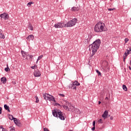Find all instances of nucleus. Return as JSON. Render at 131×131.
<instances>
[{
    "instance_id": "obj_29",
    "label": "nucleus",
    "mask_w": 131,
    "mask_h": 131,
    "mask_svg": "<svg viewBox=\"0 0 131 131\" xmlns=\"http://www.w3.org/2000/svg\"><path fill=\"white\" fill-rule=\"evenodd\" d=\"M99 123H103V120L102 119H100L98 120Z\"/></svg>"
},
{
    "instance_id": "obj_48",
    "label": "nucleus",
    "mask_w": 131,
    "mask_h": 131,
    "mask_svg": "<svg viewBox=\"0 0 131 131\" xmlns=\"http://www.w3.org/2000/svg\"><path fill=\"white\" fill-rule=\"evenodd\" d=\"M2 32H3V31H2V30H0V33H1Z\"/></svg>"
},
{
    "instance_id": "obj_20",
    "label": "nucleus",
    "mask_w": 131,
    "mask_h": 131,
    "mask_svg": "<svg viewBox=\"0 0 131 131\" xmlns=\"http://www.w3.org/2000/svg\"><path fill=\"white\" fill-rule=\"evenodd\" d=\"M72 83L74 84L76 86H77L78 85H80V83L79 82H78V81H75Z\"/></svg>"
},
{
    "instance_id": "obj_39",
    "label": "nucleus",
    "mask_w": 131,
    "mask_h": 131,
    "mask_svg": "<svg viewBox=\"0 0 131 131\" xmlns=\"http://www.w3.org/2000/svg\"><path fill=\"white\" fill-rule=\"evenodd\" d=\"M2 110H3L2 107H0V114H2Z\"/></svg>"
},
{
    "instance_id": "obj_15",
    "label": "nucleus",
    "mask_w": 131,
    "mask_h": 131,
    "mask_svg": "<svg viewBox=\"0 0 131 131\" xmlns=\"http://www.w3.org/2000/svg\"><path fill=\"white\" fill-rule=\"evenodd\" d=\"M1 80L4 84L7 83V78H6L5 77H3L2 78H1Z\"/></svg>"
},
{
    "instance_id": "obj_8",
    "label": "nucleus",
    "mask_w": 131,
    "mask_h": 131,
    "mask_svg": "<svg viewBox=\"0 0 131 131\" xmlns=\"http://www.w3.org/2000/svg\"><path fill=\"white\" fill-rule=\"evenodd\" d=\"M21 55L24 58V60L27 59V57H28V56H29V54H28V53H27L25 51H21Z\"/></svg>"
},
{
    "instance_id": "obj_49",
    "label": "nucleus",
    "mask_w": 131,
    "mask_h": 131,
    "mask_svg": "<svg viewBox=\"0 0 131 131\" xmlns=\"http://www.w3.org/2000/svg\"><path fill=\"white\" fill-rule=\"evenodd\" d=\"M70 131H73L72 130H70Z\"/></svg>"
},
{
    "instance_id": "obj_7",
    "label": "nucleus",
    "mask_w": 131,
    "mask_h": 131,
    "mask_svg": "<svg viewBox=\"0 0 131 131\" xmlns=\"http://www.w3.org/2000/svg\"><path fill=\"white\" fill-rule=\"evenodd\" d=\"M1 19H4V20H8L9 19V14L7 13H3L0 15Z\"/></svg>"
},
{
    "instance_id": "obj_46",
    "label": "nucleus",
    "mask_w": 131,
    "mask_h": 131,
    "mask_svg": "<svg viewBox=\"0 0 131 131\" xmlns=\"http://www.w3.org/2000/svg\"><path fill=\"white\" fill-rule=\"evenodd\" d=\"M101 104V101H98V104L100 105Z\"/></svg>"
},
{
    "instance_id": "obj_16",
    "label": "nucleus",
    "mask_w": 131,
    "mask_h": 131,
    "mask_svg": "<svg viewBox=\"0 0 131 131\" xmlns=\"http://www.w3.org/2000/svg\"><path fill=\"white\" fill-rule=\"evenodd\" d=\"M51 95L48 94V93H44L43 94V97L45 99V100H48L49 99V96H50Z\"/></svg>"
},
{
    "instance_id": "obj_27",
    "label": "nucleus",
    "mask_w": 131,
    "mask_h": 131,
    "mask_svg": "<svg viewBox=\"0 0 131 131\" xmlns=\"http://www.w3.org/2000/svg\"><path fill=\"white\" fill-rule=\"evenodd\" d=\"M33 4H34L33 2H29V3H28L27 4V6H29L30 7H31V5Z\"/></svg>"
},
{
    "instance_id": "obj_9",
    "label": "nucleus",
    "mask_w": 131,
    "mask_h": 131,
    "mask_svg": "<svg viewBox=\"0 0 131 131\" xmlns=\"http://www.w3.org/2000/svg\"><path fill=\"white\" fill-rule=\"evenodd\" d=\"M8 117H9V119H10V120H14V123H15V124L17 123V118H14V116H13V115H8Z\"/></svg>"
},
{
    "instance_id": "obj_34",
    "label": "nucleus",
    "mask_w": 131,
    "mask_h": 131,
    "mask_svg": "<svg viewBox=\"0 0 131 131\" xmlns=\"http://www.w3.org/2000/svg\"><path fill=\"white\" fill-rule=\"evenodd\" d=\"M43 131H50L48 128H44Z\"/></svg>"
},
{
    "instance_id": "obj_17",
    "label": "nucleus",
    "mask_w": 131,
    "mask_h": 131,
    "mask_svg": "<svg viewBox=\"0 0 131 131\" xmlns=\"http://www.w3.org/2000/svg\"><path fill=\"white\" fill-rule=\"evenodd\" d=\"M48 101H52L53 102H56V100H55V98H54V96L52 95H50L49 97L47 99Z\"/></svg>"
},
{
    "instance_id": "obj_10",
    "label": "nucleus",
    "mask_w": 131,
    "mask_h": 131,
    "mask_svg": "<svg viewBox=\"0 0 131 131\" xmlns=\"http://www.w3.org/2000/svg\"><path fill=\"white\" fill-rule=\"evenodd\" d=\"M129 52L130 51H129L128 50H127V52H125L124 53V54L123 56L124 62V61H125V59H126V57L128 56L129 54H130Z\"/></svg>"
},
{
    "instance_id": "obj_26",
    "label": "nucleus",
    "mask_w": 131,
    "mask_h": 131,
    "mask_svg": "<svg viewBox=\"0 0 131 131\" xmlns=\"http://www.w3.org/2000/svg\"><path fill=\"white\" fill-rule=\"evenodd\" d=\"M42 57H43V55H40V56H38V57L37 58V61H39V60H40L42 58Z\"/></svg>"
},
{
    "instance_id": "obj_2",
    "label": "nucleus",
    "mask_w": 131,
    "mask_h": 131,
    "mask_svg": "<svg viewBox=\"0 0 131 131\" xmlns=\"http://www.w3.org/2000/svg\"><path fill=\"white\" fill-rule=\"evenodd\" d=\"M94 30L95 32H103L107 31L108 29L106 28V26L104 23L99 22L95 26Z\"/></svg>"
},
{
    "instance_id": "obj_11",
    "label": "nucleus",
    "mask_w": 131,
    "mask_h": 131,
    "mask_svg": "<svg viewBox=\"0 0 131 131\" xmlns=\"http://www.w3.org/2000/svg\"><path fill=\"white\" fill-rule=\"evenodd\" d=\"M34 75L35 77H39L41 74L39 71H35L34 72Z\"/></svg>"
},
{
    "instance_id": "obj_43",
    "label": "nucleus",
    "mask_w": 131,
    "mask_h": 131,
    "mask_svg": "<svg viewBox=\"0 0 131 131\" xmlns=\"http://www.w3.org/2000/svg\"><path fill=\"white\" fill-rule=\"evenodd\" d=\"M113 118H114L113 117H111V118H110L111 120H113Z\"/></svg>"
},
{
    "instance_id": "obj_13",
    "label": "nucleus",
    "mask_w": 131,
    "mask_h": 131,
    "mask_svg": "<svg viewBox=\"0 0 131 131\" xmlns=\"http://www.w3.org/2000/svg\"><path fill=\"white\" fill-rule=\"evenodd\" d=\"M69 89H72V90H74L75 91L77 90L76 85H74V84H73V83L69 85Z\"/></svg>"
},
{
    "instance_id": "obj_25",
    "label": "nucleus",
    "mask_w": 131,
    "mask_h": 131,
    "mask_svg": "<svg viewBox=\"0 0 131 131\" xmlns=\"http://www.w3.org/2000/svg\"><path fill=\"white\" fill-rule=\"evenodd\" d=\"M96 72H97V74H98L99 76H101L102 75L101 74V72L99 71L98 70H96Z\"/></svg>"
},
{
    "instance_id": "obj_33",
    "label": "nucleus",
    "mask_w": 131,
    "mask_h": 131,
    "mask_svg": "<svg viewBox=\"0 0 131 131\" xmlns=\"http://www.w3.org/2000/svg\"><path fill=\"white\" fill-rule=\"evenodd\" d=\"M129 39L128 38H125V43H127V41H128Z\"/></svg>"
},
{
    "instance_id": "obj_36",
    "label": "nucleus",
    "mask_w": 131,
    "mask_h": 131,
    "mask_svg": "<svg viewBox=\"0 0 131 131\" xmlns=\"http://www.w3.org/2000/svg\"><path fill=\"white\" fill-rule=\"evenodd\" d=\"M29 57H30V59H32L33 58V55H30L29 54Z\"/></svg>"
},
{
    "instance_id": "obj_40",
    "label": "nucleus",
    "mask_w": 131,
    "mask_h": 131,
    "mask_svg": "<svg viewBox=\"0 0 131 131\" xmlns=\"http://www.w3.org/2000/svg\"><path fill=\"white\" fill-rule=\"evenodd\" d=\"M96 127L94 126L92 128V130H95Z\"/></svg>"
},
{
    "instance_id": "obj_45",
    "label": "nucleus",
    "mask_w": 131,
    "mask_h": 131,
    "mask_svg": "<svg viewBox=\"0 0 131 131\" xmlns=\"http://www.w3.org/2000/svg\"><path fill=\"white\" fill-rule=\"evenodd\" d=\"M105 100H109V98H108V97H106L105 98Z\"/></svg>"
},
{
    "instance_id": "obj_24",
    "label": "nucleus",
    "mask_w": 131,
    "mask_h": 131,
    "mask_svg": "<svg viewBox=\"0 0 131 131\" xmlns=\"http://www.w3.org/2000/svg\"><path fill=\"white\" fill-rule=\"evenodd\" d=\"M28 28H29L30 30H32V31L33 30V27H32V25H30L28 26Z\"/></svg>"
},
{
    "instance_id": "obj_42",
    "label": "nucleus",
    "mask_w": 131,
    "mask_h": 131,
    "mask_svg": "<svg viewBox=\"0 0 131 131\" xmlns=\"http://www.w3.org/2000/svg\"><path fill=\"white\" fill-rule=\"evenodd\" d=\"M2 131H7V129H5L4 128H3Z\"/></svg>"
},
{
    "instance_id": "obj_44",
    "label": "nucleus",
    "mask_w": 131,
    "mask_h": 131,
    "mask_svg": "<svg viewBox=\"0 0 131 131\" xmlns=\"http://www.w3.org/2000/svg\"><path fill=\"white\" fill-rule=\"evenodd\" d=\"M0 128H2L3 129V128H4L3 127V125H1L0 126Z\"/></svg>"
},
{
    "instance_id": "obj_30",
    "label": "nucleus",
    "mask_w": 131,
    "mask_h": 131,
    "mask_svg": "<svg viewBox=\"0 0 131 131\" xmlns=\"http://www.w3.org/2000/svg\"><path fill=\"white\" fill-rule=\"evenodd\" d=\"M115 10V8H109L108 9V11H114Z\"/></svg>"
},
{
    "instance_id": "obj_23",
    "label": "nucleus",
    "mask_w": 131,
    "mask_h": 131,
    "mask_svg": "<svg viewBox=\"0 0 131 131\" xmlns=\"http://www.w3.org/2000/svg\"><path fill=\"white\" fill-rule=\"evenodd\" d=\"M35 98L36 99L35 103H38L39 102V99L37 96H35Z\"/></svg>"
},
{
    "instance_id": "obj_3",
    "label": "nucleus",
    "mask_w": 131,
    "mask_h": 131,
    "mask_svg": "<svg viewBox=\"0 0 131 131\" xmlns=\"http://www.w3.org/2000/svg\"><path fill=\"white\" fill-rule=\"evenodd\" d=\"M64 104L65 105H63L62 107L64 108V109H66V110H68V111H70V109L72 110V111L73 112H74L75 113H78L79 112V110L77 108H74L72 105L71 103H69L67 100L64 101Z\"/></svg>"
},
{
    "instance_id": "obj_37",
    "label": "nucleus",
    "mask_w": 131,
    "mask_h": 131,
    "mask_svg": "<svg viewBox=\"0 0 131 131\" xmlns=\"http://www.w3.org/2000/svg\"><path fill=\"white\" fill-rule=\"evenodd\" d=\"M36 66L35 65V66H34L31 67V68L32 69H34V68H36Z\"/></svg>"
},
{
    "instance_id": "obj_4",
    "label": "nucleus",
    "mask_w": 131,
    "mask_h": 131,
    "mask_svg": "<svg viewBox=\"0 0 131 131\" xmlns=\"http://www.w3.org/2000/svg\"><path fill=\"white\" fill-rule=\"evenodd\" d=\"M52 114L54 117H57V118H59L60 120H65V118H66L65 114L60 110H54L52 111Z\"/></svg>"
},
{
    "instance_id": "obj_28",
    "label": "nucleus",
    "mask_w": 131,
    "mask_h": 131,
    "mask_svg": "<svg viewBox=\"0 0 131 131\" xmlns=\"http://www.w3.org/2000/svg\"><path fill=\"white\" fill-rule=\"evenodd\" d=\"M10 131H15V127L13 126L10 127Z\"/></svg>"
},
{
    "instance_id": "obj_21",
    "label": "nucleus",
    "mask_w": 131,
    "mask_h": 131,
    "mask_svg": "<svg viewBox=\"0 0 131 131\" xmlns=\"http://www.w3.org/2000/svg\"><path fill=\"white\" fill-rule=\"evenodd\" d=\"M122 88L124 91H125V92H127V88L126 87V85H123Z\"/></svg>"
},
{
    "instance_id": "obj_22",
    "label": "nucleus",
    "mask_w": 131,
    "mask_h": 131,
    "mask_svg": "<svg viewBox=\"0 0 131 131\" xmlns=\"http://www.w3.org/2000/svg\"><path fill=\"white\" fill-rule=\"evenodd\" d=\"M0 38H3V39L5 38V35L3 34V32L0 33Z\"/></svg>"
},
{
    "instance_id": "obj_6",
    "label": "nucleus",
    "mask_w": 131,
    "mask_h": 131,
    "mask_svg": "<svg viewBox=\"0 0 131 131\" xmlns=\"http://www.w3.org/2000/svg\"><path fill=\"white\" fill-rule=\"evenodd\" d=\"M54 27L55 28H64V27H66V26L64 21H60L56 23L54 25Z\"/></svg>"
},
{
    "instance_id": "obj_5",
    "label": "nucleus",
    "mask_w": 131,
    "mask_h": 131,
    "mask_svg": "<svg viewBox=\"0 0 131 131\" xmlns=\"http://www.w3.org/2000/svg\"><path fill=\"white\" fill-rule=\"evenodd\" d=\"M77 23V18H73L71 20L69 21L66 24V27H73L76 25Z\"/></svg>"
},
{
    "instance_id": "obj_19",
    "label": "nucleus",
    "mask_w": 131,
    "mask_h": 131,
    "mask_svg": "<svg viewBox=\"0 0 131 131\" xmlns=\"http://www.w3.org/2000/svg\"><path fill=\"white\" fill-rule=\"evenodd\" d=\"M4 108L5 110H7L8 112H11V111L10 110V107L8 106V105L5 104Z\"/></svg>"
},
{
    "instance_id": "obj_18",
    "label": "nucleus",
    "mask_w": 131,
    "mask_h": 131,
    "mask_svg": "<svg viewBox=\"0 0 131 131\" xmlns=\"http://www.w3.org/2000/svg\"><path fill=\"white\" fill-rule=\"evenodd\" d=\"M71 10L72 12H77L79 11V8H78V7H73L72 8Z\"/></svg>"
},
{
    "instance_id": "obj_32",
    "label": "nucleus",
    "mask_w": 131,
    "mask_h": 131,
    "mask_svg": "<svg viewBox=\"0 0 131 131\" xmlns=\"http://www.w3.org/2000/svg\"><path fill=\"white\" fill-rule=\"evenodd\" d=\"M54 105H55V106H60V104H59L57 102L54 103Z\"/></svg>"
},
{
    "instance_id": "obj_31",
    "label": "nucleus",
    "mask_w": 131,
    "mask_h": 131,
    "mask_svg": "<svg viewBox=\"0 0 131 131\" xmlns=\"http://www.w3.org/2000/svg\"><path fill=\"white\" fill-rule=\"evenodd\" d=\"M9 70H10V68H9V67L5 68V71H6V72H8Z\"/></svg>"
},
{
    "instance_id": "obj_35",
    "label": "nucleus",
    "mask_w": 131,
    "mask_h": 131,
    "mask_svg": "<svg viewBox=\"0 0 131 131\" xmlns=\"http://www.w3.org/2000/svg\"><path fill=\"white\" fill-rule=\"evenodd\" d=\"M93 126H95L96 125V121H94L93 122Z\"/></svg>"
},
{
    "instance_id": "obj_12",
    "label": "nucleus",
    "mask_w": 131,
    "mask_h": 131,
    "mask_svg": "<svg viewBox=\"0 0 131 131\" xmlns=\"http://www.w3.org/2000/svg\"><path fill=\"white\" fill-rule=\"evenodd\" d=\"M26 39L30 41V40H33L34 39V36L33 35H30Z\"/></svg>"
},
{
    "instance_id": "obj_1",
    "label": "nucleus",
    "mask_w": 131,
    "mask_h": 131,
    "mask_svg": "<svg viewBox=\"0 0 131 131\" xmlns=\"http://www.w3.org/2000/svg\"><path fill=\"white\" fill-rule=\"evenodd\" d=\"M101 45V40L100 39L96 40L92 44L89 46V51L92 52V54L91 57H93L96 54L97 51L100 48V45Z\"/></svg>"
},
{
    "instance_id": "obj_38",
    "label": "nucleus",
    "mask_w": 131,
    "mask_h": 131,
    "mask_svg": "<svg viewBox=\"0 0 131 131\" xmlns=\"http://www.w3.org/2000/svg\"><path fill=\"white\" fill-rule=\"evenodd\" d=\"M59 96H61V97H65V95L64 94H59Z\"/></svg>"
},
{
    "instance_id": "obj_47",
    "label": "nucleus",
    "mask_w": 131,
    "mask_h": 131,
    "mask_svg": "<svg viewBox=\"0 0 131 131\" xmlns=\"http://www.w3.org/2000/svg\"><path fill=\"white\" fill-rule=\"evenodd\" d=\"M36 63V64H37V63H38V60H37V59Z\"/></svg>"
},
{
    "instance_id": "obj_41",
    "label": "nucleus",
    "mask_w": 131,
    "mask_h": 131,
    "mask_svg": "<svg viewBox=\"0 0 131 131\" xmlns=\"http://www.w3.org/2000/svg\"><path fill=\"white\" fill-rule=\"evenodd\" d=\"M12 82V84H16L15 81H13Z\"/></svg>"
},
{
    "instance_id": "obj_14",
    "label": "nucleus",
    "mask_w": 131,
    "mask_h": 131,
    "mask_svg": "<svg viewBox=\"0 0 131 131\" xmlns=\"http://www.w3.org/2000/svg\"><path fill=\"white\" fill-rule=\"evenodd\" d=\"M107 116H108V112L107 111H105L102 115V117L104 119H106V118H107Z\"/></svg>"
}]
</instances>
